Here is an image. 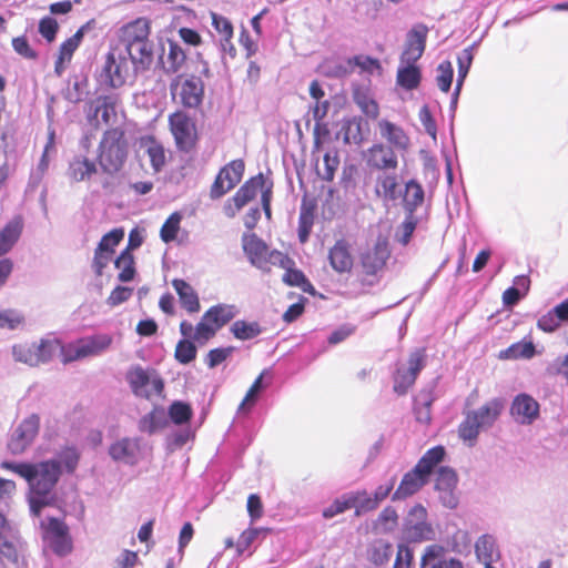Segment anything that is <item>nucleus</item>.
Here are the masks:
<instances>
[{
    "label": "nucleus",
    "mask_w": 568,
    "mask_h": 568,
    "mask_svg": "<svg viewBox=\"0 0 568 568\" xmlns=\"http://www.w3.org/2000/svg\"><path fill=\"white\" fill-rule=\"evenodd\" d=\"M398 523V515L392 506L385 507L375 521V529L379 532H392Z\"/></svg>",
    "instance_id": "8fccbe9b"
},
{
    "label": "nucleus",
    "mask_w": 568,
    "mask_h": 568,
    "mask_svg": "<svg viewBox=\"0 0 568 568\" xmlns=\"http://www.w3.org/2000/svg\"><path fill=\"white\" fill-rule=\"evenodd\" d=\"M394 554L393 545L384 539L375 540L368 548L367 555L371 562L384 566L389 562Z\"/></svg>",
    "instance_id": "58836bf2"
},
{
    "label": "nucleus",
    "mask_w": 568,
    "mask_h": 568,
    "mask_svg": "<svg viewBox=\"0 0 568 568\" xmlns=\"http://www.w3.org/2000/svg\"><path fill=\"white\" fill-rule=\"evenodd\" d=\"M59 26L54 18L47 16L39 21V33L48 41L52 42L58 32Z\"/></svg>",
    "instance_id": "338daca9"
},
{
    "label": "nucleus",
    "mask_w": 568,
    "mask_h": 568,
    "mask_svg": "<svg viewBox=\"0 0 568 568\" xmlns=\"http://www.w3.org/2000/svg\"><path fill=\"white\" fill-rule=\"evenodd\" d=\"M397 175L390 172H382L376 178V193L387 202H394L402 196L397 191Z\"/></svg>",
    "instance_id": "bb28decb"
},
{
    "label": "nucleus",
    "mask_w": 568,
    "mask_h": 568,
    "mask_svg": "<svg viewBox=\"0 0 568 568\" xmlns=\"http://www.w3.org/2000/svg\"><path fill=\"white\" fill-rule=\"evenodd\" d=\"M417 220L414 214L407 213L405 220L400 224L397 231V240L402 245H407L410 237L416 229Z\"/></svg>",
    "instance_id": "69168bd1"
},
{
    "label": "nucleus",
    "mask_w": 568,
    "mask_h": 568,
    "mask_svg": "<svg viewBox=\"0 0 568 568\" xmlns=\"http://www.w3.org/2000/svg\"><path fill=\"white\" fill-rule=\"evenodd\" d=\"M176 294L179 295L181 305L189 313H196L200 310V301L194 288L184 280L175 278L172 281Z\"/></svg>",
    "instance_id": "7c9ffc66"
},
{
    "label": "nucleus",
    "mask_w": 568,
    "mask_h": 568,
    "mask_svg": "<svg viewBox=\"0 0 568 568\" xmlns=\"http://www.w3.org/2000/svg\"><path fill=\"white\" fill-rule=\"evenodd\" d=\"M379 131L382 136L395 149L402 151H406L408 149L409 138L400 126L387 120H383L379 122Z\"/></svg>",
    "instance_id": "c85d7f7f"
},
{
    "label": "nucleus",
    "mask_w": 568,
    "mask_h": 568,
    "mask_svg": "<svg viewBox=\"0 0 568 568\" xmlns=\"http://www.w3.org/2000/svg\"><path fill=\"white\" fill-rule=\"evenodd\" d=\"M231 332L235 338L248 341L257 337L262 333V328L257 322L237 320L231 325Z\"/></svg>",
    "instance_id": "c03bdc74"
},
{
    "label": "nucleus",
    "mask_w": 568,
    "mask_h": 568,
    "mask_svg": "<svg viewBox=\"0 0 568 568\" xmlns=\"http://www.w3.org/2000/svg\"><path fill=\"white\" fill-rule=\"evenodd\" d=\"M351 508H355V515L362 516L366 513L375 510L378 505L367 490H358L348 493Z\"/></svg>",
    "instance_id": "ea45409f"
},
{
    "label": "nucleus",
    "mask_w": 568,
    "mask_h": 568,
    "mask_svg": "<svg viewBox=\"0 0 568 568\" xmlns=\"http://www.w3.org/2000/svg\"><path fill=\"white\" fill-rule=\"evenodd\" d=\"M126 382L135 396L146 399L153 395H161L164 389L163 379L155 371L150 373L140 365H135L128 371Z\"/></svg>",
    "instance_id": "0eeeda50"
},
{
    "label": "nucleus",
    "mask_w": 568,
    "mask_h": 568,
    "mask_svg": "<svg viewBox=\"0 0 568 568\" xmlns=\"http://www.w3.org/2000/svg\"><path fill=\"white\" fill-rule=\"evenodd\" d=\"M196 346L190 339H182L178 343L175 348V358L181 364H189L196 357Z\"/></svg>",
    "instance_id": "e2e57ef3"
},
{
    "label": "nucleus",
    "mask_w": 568,
    "mask_h": 568,
    "mask_svg": "<svg viewBox=\"0 0 568 568\" xmlns=\"http://www.w3.org/2000/svg\"><path fill=\"white\" fill-rule=\"evenodd\" d=\"M237 311L234 305L217 304L210 307L203 315V320L215 324L216 328H221L232 321Z\"/></svg>",
    "instance_id": "c9c22d12"
},
{
    "label": "nucleus",
    "mask_w": 568,
    "mask_h": 568,
    "mask_svg": "<svg viewBox=\"0 0 568 568\" xmlns=\"http://www.w3.org/2000/svg\"><path fill=\"white\" fill-rule=\"evenodd\" d=\"M367 164L372 169H376L382 172H389L397 168L398 159L392 146L377 143L368 149Z\"/></svg>",
    "instance_id": "412c9836"
},
{
    "label": "nucleus",
    "mask_w": 568,
    "mask_h": 568,
    "mask_svg": "<svg viewBox=\"0 0 568 568\" xmlns=\"http://www.w3.org/2000/svg\"><path fill=\"white\" fill-rule=\"evenodd\" d=\"M314 224V209L303 204L298 216V240L302 244L306 243L310 239L312 227Z\"/></svg>",
    "instance_id": "a18cd8bd"
},
{
    "label": "nucleus",
    "mask_w": 568,
    "mask_h": 568,
    "mask_svg": "<svg viewBox=\"0 0 568 568\" xmlns=\"http://www.w3.org/2000/svg\"><path fill=\"white\" fill-rule=\"evenodd\" d=\"M426 349L415 348L410 352L407 361V368L398 367L394 374V392L397 395H405L415 384L419 373L426 366Z\"/></svg>",
    "instance_id": "6e6552de"
},
{
    "label": "nucleus",
    "mask_w": 568,
    "mask_h": 568,
    "mask_svg": "<svg viewBox=\"0 0 568 568\" xmlns=\"http://www.w3.org/2000/svg\"><path fill=\"white\" fill-rule=\"evenodd\" d=\"M328 261L332 268L337 273H347L353 267V258L349 252V245L344 240H337L328 252Z\"/></svg>",
    "instance_id": "393cba45"
},
{
    "label": "nucleus",
    "mask_w": 568,
    "mask_h": 568,
    "mask_svg": "<svg viewBox=\"0 0 568 568\" xmlns=\"http://www.w3.org/2000/svg\"><path fill=\"white\" fill-rule=\"evenodd\" d=\"M504 406V399L495 397L479 408L467 412L458 428L459 437L473 445L477 440L480 430L488 429L495 424Z\"/></svg>",
    "instance_id": "20e7f679"
},
{
    "label": "nucleus",
    "mask_w": 568,
    "mask_h": 568,
    "mask_svg": "<svg viewBox=\"0 0 568 568\" xmlns=\"http://www.w3.org/2000/svg\"><path fill=\"white\" fill-rule=\"evenodd\" d=\"M428 34L427 26L423 23L415 24L406 36L405 48L400 55V63L417 62L423 55Z\"/></svg>",
    "instance_id": "f3484780"
},
{
    "label": "nucleus",
    "mask_w": 568,
    "mask_h": 568,
    "mask_svg": "<svg viewBox=\"0 0 568 568\" xmlns=\"http://www.w3.org/2000/svg\"><path fill=\"white\" fill-rule=\"evenodd\" d=\"M510 415L519 425H531L539 418L540 405L531 395L519 393L513 398Z\"/></svg>",
    "instance_id": "dca6fc26"
},
{
    "label": "nucleus",
    "mask_w": 568,
    "mask_h": 568,
    "mask_svg": "<svg viewBox=\"0 0 568 568\" xmlns=\"http://www.w3.org/2000/svg\"><path fill=\"white\" fill-rule=\"evenodd\" d=\"M165 414L162 410H153L140 420V429L153 434L165 425Z\"/></svg>",
    "instance_id": "5fc2aeb1"
},
{
    "label": "nucleus",
    "mask_w": 568,
    "mask_h": 568,
    "mask_svg": "<svg viewBox=\"0 0 568 568\" xmlns=\"http://www.w3.org/2000/svg\"><path fill=\"white\" fill-rule=\"evenodd\" d=\"M454 79V69L450 61L445 60L437 67L436 82L443 92H448Z\"/></svg>",
    "instance_id": "6e6d98bb"
},
{
    "label": "nucleus",
    "mask_w": 568,
    "mask_h": 568,
    "mask_svg": "<svg viewBox=\"0 0 568 568\" xmlns=\"http://www.w3.org/2000/svg\"><path fill=\"white\" fill-rule=\"evenodd\" d=\"M40 418L31 415L23 419L13 430L8 442V449L13 455L22 454L33 442L39 432Z\"/></svg>",
    "instance_id": "ddd939ff"
},
{
    "label": "nucleus",
    "mask_w": 568,
    "mask_h": 568,
    "mask_svg": "<svg viewBox=\"0 0 568 568\" xmlns=\"http://www.w3.org/2000/svg\"><path fill=\"white\" fill-rule=\"evenodd\" d=\"M97 165L85 156H75L69 163L68 176L75 182L90 180L97 173Z\"/></svg>",
    "instance_id": "473e14b6"
},
{
    "label": "nucleus",
    "mask_w": 568,
    "mask_h": 568,
    "mask_svg": "<svg viewBox=\"0 0 568 568\" xmlns=\"http://www.w3.org/2000/svg\"><path fill=\"white\" fill-rule=\"evenodd\" d=\"M171 92L173 97H179L184 108L195 109L202 104L204 97V82L201 78L192 75L180 84L172 82Z\"/></svg>",
    "instance_id": "f8f14e48"
},
{
    "label": "nucleus",
    "mask_w": 568,
    "mask_h": 568,
    "mask_svg": "<svg viewBox=\"0 0 568 568\" xmlns=\"http://www.w3.org/2000/svg\"><path fill=\"white\" fill-rule=\"evenodd\" d=\"M414 560V552L405 544H399L397 546L396 558L394 562V568H410Z\"/></svg>",
    "instance_id": "774afa93"
},
{
    "label": "nucleus",
    "mask_w": 568,
    "mask_h": 568,
    "mask_svg": "<svg viewBox=\"0 0 568 568\" xmlns=\"http://www.w3.org/2000/svg\"><path fill=\"white\" fill-rule=\"evenodd\" d=\"M0 466L26 479L29 485L30 511L34 516H39L44 507L54 504L55 487L62 475L59 460L47 459L38 463L4 460Z\"/></svg>",
    "instance_id": "f257e3e1"
},
{
    "label": "nucleus",
    "mask_w": 568,
    "mask_h": 568,
    "mask_svg": "<svg viewBox=\"0 0 568 568\" xmlns=\"http://www.w3.org/2000/svg\"><path fill=\"white\" fill-rule=\"evenodd\" d=\"M145 152L150 159V163L155 173L162 171L165 165V150L163 145L154 138H149L145 142Z\"/></svg>",
    "instance_id": "79ce46f5"
},
{
    "label": "nucleus",
    "mask_w": 568,
    "mask_h": 568,
    "mask_svg": "<svg viewBox=\"0 0 568 568\" xmlns=\"http://www.w3.org/2000/svg\"><path fill=\"white\" fill-rule=\"evenodd\" d=\"M182 219L180 212H173L165 220L160 231V237L164 243H171L176 239Z\"/></svg>",
    "instance_id": "09e8293b"
},
{
    "label": "nucleus",
    "mask_w": 568,
    "mask_h": 568,
    "mask_svg": "<svg viewBox=\"0 0 568 568\" xmlns=\"http://www.w3.org/2000/svg\"><path fill=\"white\" fill-rule=\"evenodd\" d=\"M283 282L288 286L301 287L304 292H311V290H313V286L306 278L305 274L293 266H288L285 270Z\"/></svg>",
    "instance_id": "864d4df0"
},
{
    "label": "nucleus",
    "mask_w": 568,
    "mask_h": 568,
    "mask_svg": "<svg viewBox=\"0 0 568 568\" xmlns=\"http://www.w3.org/2000/svg\"><path fill=\"white\" fill-rule=\"evenodd\" d=\"M170 130L174 136L176 148L181 151H189L194 145V123L191 118L178 111L169 116Z\"/></svg>",
    "instance_id": "2eb2a0df"
},
{
    "label": "nucleus",
    "mask_w": 568,
    "mask_h": 568,
    "mask_svg": "<svg viewBox=\"0 0 568 568\" xmlns=\"http://www.w3.org/2000/svg\"><path fill=\"white\" fill-rule=\"evenodd\" d=\"M123 237L124 231L122 229H114L102 236L97 248L113 255L115 246L120 244Z\"/></svg>",
    "instance_id": "680f3d73"
},
{
    "label": "nucleus",
    "mask_w": 568,
    "mask_h": 568,
    "mask_svg": "<svg viewBox=\"0 0 568 568\" xmlns=\"http://www.w3.org/2000/svg\"><path fill=\"white\" fill-rule=\"evenodd\" d=\"M242 245L250 263L263 272H270L266 255L268 247L256 234H244Z\"/></svg>",
    "instance_id": "aec40b11"
},
{
    "label": "nucleus",
    "mask_w": 568,
    "mask_h": 568,
    "mask_svg": "<svg viewBox=\"0 0 568 568\" xmlns=\"http://www.w3.org/2000/svg\"><path fill=\"white\" fill-rule=\"evenodd\" d=\"M168 415L174 424L183 425L191 420L193 412L187 403L175 400L170 405Z\"/></svg>",
    "instance_id": "3c124183"
},
{
    "label": "nucleus",
    "mask_w": 568,
    "mask_h": 568,
    "mask_svg": "<svg viewBox=\"0 0 568 568\" xmlns=\"http://www.w3.org/2000/svg\"><path fill=\"white\" fill-rule=\"evenodd\" d=\"M536 348L532 342H517L511 344L506 349L500 351V359H519V358H531L535 356Z\"/></svg>",
    "instance_id": "a19ab883"
},
{
    "label": "nucleus",
    "mask_w": 568,
    "mask_h": 568,
    "mask_svg": "<svg viewBox=\"0 0 568 568\" xmlns=\"http://www.w3.org/2000/svg\"><path fill=\"white\" fill-rule=\"evenodd\" d=\"M389 257L388 244L378 239L373 247L367 248L361 255V264L367 275L377 274Z\"/></svg>",
    "instance_id": "a211bd4d"
},
{
    "label": "nucleus",
    "mask_w": 568,
    "mask_h": 568,
    "mask_svg": "<svg viewBox=\"0 0 568 568\" xmlns=\"http://www.w3.org/2000/svg\"><path fill=\"white\" fill-rule=\"evenodd\" d=\"M445 548L438 544L425 548L420 559V568H436L444 560Z\"/></svg>",
    "instance_id": "603ef678"
},
{
    "label": "nucleus",
    "mask_w": 568,
    "mask_h": 568,
    "mask_svg": "<svg viewBox=\"0 0 568 568\" xmlns=\"http://www.w3.org/2000/svg\"><path fill=\"white\" fill-rule=\"evenodd\" d=\"M55 459L60 462L61 467L65 468L67 473L72 474L78 466L80 454L75 447L68 446L58 453Z\"/></svg>",
    "instance_id": "13d9d810"
},
{
    "label": "nucleus",
    "mask_w": 568,
    "mask_h": 568,
    "mask_svg": "<svg viewBox=\"0 0 568 568\" xmlns=\"http://www.w3.org/2000/svg\"><path fill=\"white\" fill-rule=\"evenodd\" d=\"M425 192L419 182L412 179L405 184L403 194L404 209L407 213L414 214L424 202Z\"/></svg>",
    "instance_id": "f704fd0d"
},
{
    "label": "nucleus",
    "mask_w": 568,
    "mask_h": 568,
    "mask_svg": "<svg viewBox=\"0 0 568 568\" xmlns=\"http://www.w3.org/2000/svg\"><path fill=\"white\" fill-rule=\"evenodd\" d=\"M169 51L160 57V63L166 74L178 72L185 62L186 54L174 41H168Z\"/></svg>",
    "instance_id": "c756f323"
},
{
    "label": "nucleus",
    "mask_w": 568,
    "mask_h": 568,
    "mask_svg": "<svg viewBox=\"0 0 568 568\" xmlns=\"http://www.w3.org/2000/svg\"><path fill=\"white\" fill-rule=\"evenodd\" d=\"M446 455L443 446H436L428 449L414 466L416 471H420L428 479L434 469L444 460Z\"/></svg>",
    "instance_id": "72a5a7b5"
},
{
    "label": "nucleus",
    "mask_w": 568,
    "mask_h": 568,
    "mask_svg": "<svg viewBox=\"0 0 568 568\" xmlns=\"http://www.w3.org/2000/svg\"><path fill=\"white\" fill-rule=\"evenodd\" d=\"M34 348L40 364L49 362L58 352H60L61 344L54 339H42L39 345H34Z\"/></svg>",
    "instance_id": "052dcab7"
},
{
    "label": "nucleus",
    "mask_w": 568,
    "mask_h": 568,
    "mask_svg": "<svg viewBox=\"0 0 568 568\" xmlns=\"http://www.w3.org/2000/svg\"><path fill=\"white\" fill-rule=\"evenodd\" d=\"M338 134L342 135L345 144L354 143L359 145L364 140L362 118L344 119Z\"/></svg>",
    "instance_id": "e433bc0d"
},
{
    "label": "nucleus",
    "mask_w": 568,
    "mask_h": 568,
    "mask_svg": "<svg viewBox=\"0 0 568 568\" xmlns=\"http://www.w3.org/2000/svg\"><path fill=\"white\" fill-rule=\"evenodd\" d=\"M112 343V337L108 334H99L87 337L79 342L78 356H93L104 352Z\"/></svg>",
    "instance_id": "2f4dec72"
},
{
    "label": "nucleus",
    "mask_w": 568,
    "mask_h": 568,
    "mask_svg": "<svg viewBox=\"0 0 568 568\" xmlns=\"http://www.w3.org/2000/svg\"><path fill=\"white\" fill-rule=\"evenodd\" d=\"M265 184V178L263 173H258L257 175L247 180L234 194L232 197L235 210H226V214L229 216H234L237 211H240L243 206H245L250 201H252L257 194L260 189H263Z\"/></svg>",
    "instance_id": "5701e85b"
},
{
    "label": "nucleus",
    "mask_w": 568,
    "mask_h": 568,
    "mask_svg": "<svg viewBox=\"0 0 568 568\" xmlns=\"http://www.w3.org/2000/svg\"><path fill=\"white\" fill-rule=\"evenodd\" d=\"M16 530L9 523L7 517L0 513V567L4 566V561L17 562L18 551L13 539Z\"/></svg>",
    "instance_id": "4be33fe9"
},
{
    "label": "nucleus",
    "mask_w": 568,
    "mask_h": 568,
    "mask_svg": "<svg viewBox=\"0 0 568 568\" xmlns=\"http://www.w3.org/2000/svg\"><path fill=\"white\" fill-rule=\"evenodd\" d=\"M114 266L121 270L118 275L120 282L126 283L134 278V257L129 248L122 251L121 254L115 258Z\"/></svg>",
    "instance_id": "37998d69"
},
{
    "label": "nucleus",
    "mask_w": 568,
    "mask_h": 568,
    "mask_svg": "<svg viewBox=\"0 0 568 568\" xmlns=\"http://www.w3.org/2000/svg\"><path fill=\"white\" fill-rule=\"evenodd\" d=\"M266 385L263 383V373L254 381L244 399L240 404V410H250L258 399L260 394L265 389Z\"/></svg>",
    "instance_id": "4d7b16f0"
},
{
    "label": "nucleus",
    "mask_w": 568,
    "mask_h": 568,
    "mask_svg": "<svg viewBox=\"0 0 568 568\" xmlns=\"http://www.w3.org/2000/svg\"><path fill=\"white\" fill-rule=\"evenodd\" d=\"M244 169L245 165L241 159L233 160L223 166L211 186V199H220L231 191L242 180Z\"/></svg>",
    "instance_id": "9d476101"
},
{
    "label": "nucleus",
    "mask_w": 568,
    "mask_h": 568,
    "mask_svg": "<svg viewBox=\"0 0 568 568\" xmlns=\"http://www.w3.org/2000/svg\"><path fill=\"white\" fill-rule=\"evenodd\" d=\"M474 60V54L469 52V50H462L457 55V65H458V75L456 80V85L463 87L465 79L468 75L471 63Z\"/></svg>",
    "instance_id": "0e129e2a"
},
{
    "label": "nucleus",
    "mask_w": 568,
    "mask_h": 568,
    "mask_svg": "<svg viewBox=\"0 0 568 568\" xmlns=\"http://www.w3.org/2000/svg\"><path fill=\"white\" fill-rule=\"evenodd\" d=\"M150 26L145 19H136L121 28L120 42L123 53L136 59L142 67H151L153 61V43L149 39Z\"/></svg>",
    "instance_id": "f03ea898"
},
{
    "label": "nucleus",
    "mask_w": 568,
    "mask_h": 568,
    "mask_svg": "<svg viewBox=\"0 0 568 568\" xmlns=\"http://www.w3.org/2000/svg\"><path fill=\"white\" fill-rule=\"evenodd\" d=\"M22 221L20 217H14L9 221L0 231V257L9 253L14 244L20 239L22 233Z\"/></svg>",
    "instance_id": "cd10ccee"
},
{
    "label": "nucleus",
    "mask_w": 568,
    "mask_h": 568,
    "mask_svg": "<svg viewBox=\"0 0 568 568\" xmlns=\"http://www.w3.org/2000/svg\"><path fill=\"white\" fill-rule=\"evenodd\" d=\"M140 67L136 59H131L123 52H120L118 55L113 52H109L99 74V82L104 88H121L128 82H133L139 73L150 68Z\"/></svg>",
    "instance_id": "7ed1b4c3"
},
{
    "label": "nucleus",
    "mask_w": 568,
    "mask_h": 568,
    "mask_svg": "<svg viewBox=\"0 0 568 568\" xmlns=\"http://www.w3.org/2000/svg\"><path fill=\"white\" fill-rule=\"evenodd\" d=\"M428 481L429 479L426 476H424L420 471H416V468L414 467L412 470H409L403 476L399 486L392 495V499H405L416 494Z\"/></svg>",
    "instance_id": "b1692460"
},
{
    "label": "nucleus",
    "mask_w": 568,
    "mask_h": 568,
    "mask_svg": "<svg viewBox=\"0 0 568 568\" xmlns=\"http://www.w3.org/2000/svg\"><path fill=\"white\" fill-rule=\"evenodd\" d=\"M43 538L51 550L59 557H64L72 551V539L67 524L55 517L42 523Z\"/></svg>",
    "instance_id": "1a4fd4ad"
},
{
    "label": "nucleus",
    "mask_w": 568,
    "mask_h": 568,
    "mask_svg": "<svg viewBox=\"0 0 568 568\" xmlns=\"http://www.w3.org/2000/svg\"><path fill=\"white\" fill-rule=\"evenodd\" d=\"M403 536L409 542H423L436 538V531L427 521V510L423 505L416 504L409 509L404 519Z\"/></svg>",
    "instance_id": "423d86ee"
},
{
    "label": "nucleus",
    "mask_w": 568,
    "mask_h": 568,
    "mask_svg": "<svg viewBox=\"0 0 568 568\" xmlns=\"http://www.w3.org/2000/svg\"><path fill=\"white\" fill-rule=\"evenodd\" d=\"M51 150H54V132H50L48 142L45 143L42 156L37 165V169L31 173L30 180L33 184L39 183L44 173L47 172L49 168V153Z\"/></svg>",
    "instance_id": "de8ad7c7"
},
{
    "label": "nucleus",
    "mask_w": 568,
    "mask_h": 568,
    "mask_svg": "<svg viewBox=\"0 0 568 568\" xmlns=\"http://www.w3.org/2000/svg\"><path fill=\"white\" fill-rule=\"evenodd\" d=\"M435 397L433 389H424L414 400V415L418 423L428 424L432 419L430 407Z\"/></svg>",
    "instance_id": "4c0bfd02"
},
{
    "label": "nucleus",
    "mask_w": 568,
    "mask_h": 568,
    "mask_svg": "<svg viewBox=\"0 0 568 568\" xmlns=\"http://www.w3.org/2000/svg\"><path fill=\"white\" fill-rule=\"evenodd\" d=\"M496 547L495 538L491 535L480 536L475 544V552L483 564L493 562Z\"/></svg>",
    "instance_id": "49530a36"
},
{
    "label": "nucleus",
    "mask_w": 568,
    "mask_h": 568,
    "mask_svg": "<svg viewBox=\"0 0 568 568\" xmlns=\"http://www.w3.org/2000/svg\"><path fill=\"white\" fill-rule=\"evenodd\" d=\"M115 115V98L112 95H99L90 104L88 121L98 129L100 123L110 124L111 118Z\"/></svg>",
    "instance_id": "6ab92c4d"
},
{
    "label": "nucleus",
    "mask_w": 568,
    "mask_h": 568,
    "mask_svg": "<svg viewBox=\"0 0 568 568\" xmlns=\"http://www.w3.org/2000/svg\"><path fill=\"white\" fill-rule=\"evenodd\" d=\"M12 356L14 361L29 366L39 365V357H37L34 345H14L12 347Z\"/></svg>",
    "instance_id": "bf43d9fd"
},
{
    "label": "nucleus",
    "mask_w": 568,
    "mask_h": 568,
    "mask_svg": "<svg viewBox=\"0 0 568 568\" xmlns=\"http://www.w3.org/2000/svg\"><path fill=\"white\" fill-rule=\"evenodd\" d=\"M128 156V143L124 132L118 128L104 132L99 145V164L109 174L116 173Z\"/></svg>",
    "instance_id": "39448f33"
},
{
    "label": "nucleus",
    "mask_w": 568,
    "mask_h": 568,
    "mask_svg": "<svg viewBox=\"0 0 568 568\" xmlns=\"http://www.w3.org/2000/svg\"><path fill=\"white\" fill-rule=\"evenodd\" d=\"M458 483L456 471L448 466H440L436 473L435 490L438 493L442 505L454 509L458 505L455 489Z\"/></svg>",
    "instance_id": "4468645a"
},
{
    "label": "nucleus",
    "mask_w": 568,
    "mask_h": 568,
    "mask_svg": "<svg viewBox=\"0 0 568 568\" xmlns=\"http://www.w3.org/2000/svg\"><path fill=\"white\" fill-rule=\"evenodd\" d=\"M112 460L126 466H135L142 458L141 439L138 437H122L109 447Z\"/></svg>",
    "instance_id": "9b49d317"
},
{
    "label": "nucleus",
    "mask_w": 568,
    "mask_h": 568,
    "mask_svg": "<svg viewBox=\"0 0 568 568\" xmlns=\"http://www.w3.org/2000/svg\"><path fill=\"white\" fill-rule=\"evenodd\" d=\"M420 81L422 72L416 65V62L400 63L396 74V83L398 87L407 91H413L419 87Z\"/></svg>",
    "instance_id": "a878e982"
}]
</instances>
